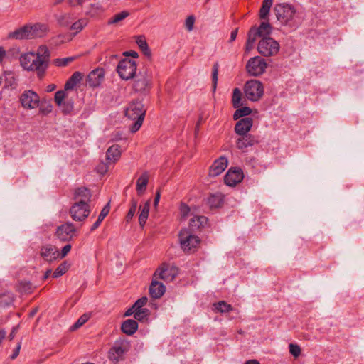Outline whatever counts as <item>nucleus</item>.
I'll return each mask as SVG.
<instances>
[{"mask_svg": "<svg viewBox=\"0 0 364 364\" xmlns=\"http://www.w3.org/2000/svg\"><path fill=\"white\" fill-rule=\"evenodd\" d=\"M88 20L87 18H81L73 23L70 26V30L75 31V34L81 31L87 24Z\"/></svg>", "mask_w": 364, "mask_h": 364, "instance_id": "obj_37", "label": "nucleus"}, {"mask_svg": "<svg viewBox=\"0 0 364 364\" xmlns=\"http://www.w3.org/2000/svg\"><path fill=\"white\" fill-rule=\"evenodd\" d=\"M178 237L181 247L186 253L195 252L200 242L199 237L193 235L187 229L182 230L178 234Z\"/></svg>", "mask_w": 364, "mask_h": 364, "instance_id": "obj_4", "label": "nucleus"}, {"mask_svg": "<svg viewBox=\"0 0 364 364\" xmlns=\"http://www.w3.org/2000/svg\"><path fill=\"white\" fill-rule=\"evenodd\" d=\"M77 234V228L70 222L59 225L55 231L56 237L62 242L70 241Z\"/></svg>", "mask_w": 364, "mask_h": 364, "instance_id": "obj_8", "label": "nucleus"}, {"mask_svg": "<svg viewBox=\"0 0 364 364\" xmlns=\"http://www.w3.org/2000/svg\"><path fill=\"white\" fill-rule=\"evenodd\" d=\"M243 177V172L241 168H232L225 174L224 181L229 186H235L242 181Z\"/></svg>", "mask_w": 364, "mask_h": 364, "instance_id": "obj_14", "label": "nucleus"}, {"mask_svg": "<svg viewBox=\"0 0 364 364\" xmlns=\"http://www.w3.org/2000/svg\"><path fill=\"white\" fill-rule=\"evenodd\" d=\"M127 350V346L124 343L117 344L111 348L109 351V358L111 360L118 361L119 358Z\"/></svg>", "mask_w": 364, "mask_h": 364, "instance_id": "obj_24", "label": "nucleus"}, {"mask_svg": "<svg viewBox=\"0 0 364 364\" xmlns=\"http://www.w3.org/2000/svg\"><path fill=\"white\" fill-rule=\"evenodd\" d=\"M75 58H76V57H74V56L64 58H56L53 60V64L55 66H58V67L66 66L70 63L73 62Z\"/></svg>", "mask_w": 364, "mask_h": 364, "instance_id": "obj_47", "label": "nucleus"}, {"mask_svg": "<svg viewBox=\"0 0 364 364\" xmlns=\"http://www.w3.org/2000/svg\"><path fill=\"white\" fill-rule=\"evenodd\" d=\"M257 50L264 56H272L278 53L279 45L270 37L262 38L258 43Z\"/></svg>", "mask_w": 364, "mask_h": 364, "instance_id": "obj_7", "label": "nucleus"}, {"mask_svg": "<svg viewBox=\"0 0 364 364\" xmlns=\"http://www.w3.org/2000/svg\"><path fill=\"white\" fill-rule=\"evenodd\" d=\"M36 59L37 58L35 53L30 52L21 55L19 60L22 68L26 70L30 71V70L33 68L31 65Z\"/></svg>", "mask_w": 364, "mask_h": 364, "instance_id": "obj_25", "label": "nucleus"}, {"mask_svg": "<svg viewBox=\"0 0 364 364\" xmlns=\"http://www.w3.org/2000/svg\"><path fill=\"white\" fill-rule=\"evenodd\" d=\"M37 59L33 60L31 67H33L30 71H36L38 78L42 79L46 73L48 65L46 64V61L41 60L39 57H36Z\"/></svg>", "mask_w": 364, "mask_h": 364, "instance_id": "obj_23", "label": "nucleus"}, {"mask_svg": "<svg viewBox=\"0 0 364 364\" xmlns=\"http://www.w3.org/2000/svg\"><path fill=\"white\" fill-rule=\"evenodd\" d=\"M166 291V287L159 282L152 281L149 287L150 295L152 298L159 299Z\"/></svg>", "mask_w": 364, "mask_h": 364, "instance_id": "obj_22", "label": "nucleus"}, {"mask_svg": "<svg viewBox=\"0 0 364 364\" xmlns=\"http://www.w3.org/2000/svg\"><path fill=\"white\" fill-rule=\"evenodd\" d=\"M190 212V208L185 203H181L180 206V213L183 218H186Z\"/></svg>", "mask_w": 364, "mask_h": 364, "instance_id": "obj_57", "label": "nucleus"}, {"mask_svg": "<svg viewBox=\"0 0 364 364\" xmlns=\"http://www.w3.org/2000/svg\"><path fill=\"white\" fill-rule=\"evenodd\" d=\"M219 65L218 63H215L213 67V73H212V82L213 91L216 90L217 82H218V73Z\"/></svg>", "mask_w": 364, "mask_h": 364, "instance_id": "obj_52", "label": "nucleus"}, {"mask_svg": "<svg viewBox=\"0 0 364 364\" xmlns=\"http://www.w3.org/2000/svg\"><path fill=\"white\" fill-rule=\"evenodd\" d=\"M129 15V13L128 11H123L120 13L115 14L113 17L109 18L107 23L109 25L117 23L119 22H120L121 21L124 20Z\"/></svg>", "mask_w": 364, "mask_h": 364, "instance_id": "obj_40", "label": "nucleus"}, {"mask_svg": "<svg viewBox=\"0 0 364 364\" xmlns=\"http://www.w3.org/2000/svg\"><path fill=\"white\" fill-rule=\"evenodd\" d=\"M21 342H19L18 343L17 346L16 347L15 350H14L13 354L11 355V358L12 360L15 359L18 355L19 351L21 349Z\"/></svg>", "mask_w": 364, "mask_h": 364, "instance_id": "obj_60", "label": "nucleus"}, {"mask_svg": "<svg viewBox=\"0 0 364 364\" xmlns=\"http://www.w3.org/2000/svg\"><path fill=\"white\" fill-rule=\"evenodd\" d=\"M64 89V90H59L55 92V102L58 105H60L63 104V102L65 101V99L66 97V92Z\"/></svg>", "mask_w": 364, "mask_h": 364, "instance_id": "obj_50", "label": "nucleus"}, {"mask_svg": "<svg viewBox=\"0 0 364 364\" xmlns=\"http://www.w3.org/2000/svg\"><path fill=\"white\" fill-rule=\"evenodd\" d=\"M136 311V308H134V305L132 306L129 309H128L124 313V316H129L132 315L134 316L135 311Z\"/></svg>", "mask_w": 364, "mask_h": 364, "instance_id": "obj_61", "label": "nucleus"}, {"mask_svg": "<svg viewBox=\"0 0 364 364\" xmlns=\"http://www.w3.org/2000/svg\"><path fill=\"white\" fill-rule=\"evenodd\" d=\"M73 15L69 13L59 15L57 17L58 22L59 23V24L60 26H69L71 23V22L73 21Z\"/></svg>", "mask_w": 364, "mask_h": 364, "instance_id": "obj_38", "label": "nucleus"}, {"mask_svg": "<svg viewBox=\"0 0 364 364\" xmlns=\"http://www.w3.org/2000/svg\"><path fill=\"white\" fill-rule=\"evenodd\" d=\"M131 203V208L126 215V220L127 222L132 219L137 208V201L136 200L132 199Z\"/></svg>", "mask_w": 364, "mask_h": 364, "instance_id": "obj_51", "label": "nucleus"}, {"mask_svg": "<svg viewBox=\"0 0 364 364\" xmlns=\"http://www.w3.org/2000/svg\"><path fill=\"white\" fill-rule=\"evenodd\" d=\"M259 142L257 137L251 134H245L239 136L236 139V147L240 150H243L249 146H252Z\"/></svg>", "mask_w": 364, "mask_h": 364, "instance_id": "obj_18", "label": "nucleus"}, {"mask_svg": "<svg viewBox=\"0 0 364 364\" xmlns=\"http://www.w3.org/2000/svg\"><path fill=\"white\" fill-rule=\"evenodd\" d=\"M120 146L114 144L111 146L106 152V159L109 164L116 163L121 157Z\"/></svg>", "mask_w": 364, "mask_h": 364, "instance_id": "obj_21", "label": "nucleus"}, {"mask_svg": "<svg viewBox=\"0 0 364 364\" xmlns=\"http://www.w3.org/2000/svg\"><path fill=\"white\" fill-rule=\"evenodd\" d=\"M151 88V77L146 74L139 73L134 81L133 89L136 92L146 93Z\"/></svg>", "mask_w": 364, "mask_h": 364, "instance_id": "obj_13", "label": "nucleus"}, {"mask_svg": "<svg viewBox=\"0 0 364 364\" xmlns=\"http://www.w3.org/2000/svg\"><path fill=\"white\" fill-rule=\"evenodd\" d=\"M252 110L250 107H242L241 108H239L236 109V111L234 113L233 118L235 120L238 119L239 118H241L242 117H246L250 114Z\"/></svg>", "mask_w": 364, "mask_h": 364, "instance_id": "obj_42", "label": "nucleus"}, {"mask_svg": "<svg viewBox=\"0 0 364 364\" xmlns=\"http://www.w3.org/2000/svg\"><path fill=\"white\" fill-rule=\"evenodd\" d=\"M20 100L25 109H31L38 107L40 97L35 92L26 90L21 94Z\"/></svg>", "mask_w": 364, "mask_h": 364, "instance_id": "obj_11", "label": "nucleus"}, {"mask_svg": "<svg viewBox=\"0 0 364 364\" xmlns=\"http://www.w3.org/2000/svg\"><path fill=\"white\" fill-rule=\"evenodd\" d=\"M272 6L265 4L262 5L259 10V18L261 19H267Z\"/></svg>", "mask_w": 364, "mask_h": 364, "instance_id": "obj_53", "label": "nucleus"}, {"mask_svg": "<svg viewBox=\"0 0 364 364\" xmlns=\"http://www.w3.org/2000/svg\"><path fill=\"white\" fill-rule=\"evenodd\" d=\"M69 266L67 262H62L54 271L53 277L58 278L64 274L68 270Z\"/></svg>", "mask_w": 364, "mask_h": 364, "instance_id": "obj_41", "label": "nucleus"}, {"mask_svg": "<svg viewBox=\"0 0 364 364\" xmlns=\"http://www.w3.org/2000/svg\"><path fill=\"white\" fill-rule=\"evenodd\" d=\"M257 30L259 32L260 37L267 38L272 33V26L268 22H262L259 27H257Z\"/></svg>", "mask_w": 364, "mask_h": 364, "instance_id": "obj_36", "label": "nucleus"}, {"mask_svg": "<svg viewBox=\"0 0 364 364\" xmlns=\"http://www.w3.org/2000/svg\"><path fill=\"white\" fill-rule=\"evenodd\" d=\"M136 68L137 65L135 60L124 58L119 61L117 71L122 79L128 80L134 77Z\"/></svg>", "mask_w": 364, "mask_h": 364, "instance_id": "obj_5", "label": "nucleus"}, {"mask_svg": "<svg viewBox=\"0 0 364 364\" xmlns=\"http://www.w3.org/2000/svg\"><path fill=\"white\" fill-rule=\"evenodd\" d=\"M105 71L102 68H97L91 71L87 77V82L90 87H98L104 80Z\"/></svg>", "mask_w": 364, "mask_h": 364, "instance_id": "obj_17", "label": "nucleus"}, {"mask_svg": "<svg viewBox=\"0 0 364 364\" xmlns=\"http://www.w3.org/2000/svg\"><path fill=\"white\" fill-rule=\"evenodd\" d=\"M228 164V159L225 156H220L216 159L209 169V176L215 177L220 175L227 168Z\"/></svg>", "mask_w": 364, "mask_h": 364, "instance_id": "obj_15", "label": "nucleus"}, {"mask_svg": "<svg viewBox=\"0 0 364 364\" xmlns=\"http://www.w3.org/2000/svg\"><path fill=\"white\" fill-rule=\"evenodd\" d=\"M136 43L139 46V47L141 48V50L146 54L149 55L150 51L149 49L148 44L146 43V41L145 38L142 36H139L136 40Z\"/></svg>", "mask_w": 364, "mask_h": 364, "instance_id": "obj_45", "label": "nucleus"}, {"mask_svg": "<svg viewBox=\"0 0 364 364\" xmlns=\"http://www.w3.org/2000/svg\"><path fill=\"white\" fill-rule=\"evenodd\" d=\"M18 330V326H16L13 327L11 332L10 333V334L9 336V339L10 341H12L14 338Z\"/></svg>", "mask_w": 364, "mask_h": 364, "instance_id": "obj_62", "label": "nucleus"}, {"mask_svg": "<svg viewBox=\"0 0 364 364\" xmlns=\"http://www.w3.org/2000/svg\"><path fill=\"white\" fill-rule=\"evenodd\" d=\"M84 1L85 0H68L70 5L72 6H81Z\"/></svg>", "mask_w": 364, "mask_h": 364, "instance_id": "obj_63", "label": "nucleus"}, {"mask_svg": "<svg viewBox=\"0 0 364 364\" xmlns=\"http://www.w3.org/2000/svg\"><path fill=\"white\" fill-rule=\"evenodd\" d=\"M90 213L89 204L80 202H75L69 210L70 215L75 221H83L88 217Z\"/></svg>", "mask_w": 364, "mask_h": 364, "instance_id": "obj_9", "label": "nucleus"}, {"mask_svg": "<svg viewBox=\"0 0 364 364\" xmlns=\"http://www.w3.org/2000/svg\"><path fill=\"white\" fill-rule=\"evenodd\" d=\"M214 306L216 310L221 313L229 312L232 309L231 305L227 304L225 301H223L215 304Z\"/></svg>", "mask_w": 364, "mask_h": 364, "instance_id": "obj_44", "label": "nucleus"}, {"mask_svg": "<svg viewBox=\"0 0 364 364\" xmlns=\"http://www.w3.org/2000/svg\"><path fill=\"white\" fill-rule=\"evenodd\" d=\"M150 200L146 201L143 207L140 206V214L139 217V223L141 228H143L146 222L149 214Z\"/></svg>", "mask_w": 364, "mask_h": 364, "instance_id": "obj_31", "label": "nucleus"}, {"mask_svg": "<svg viewBox=\"0 0 364 364\" xmlns=\"http://www.w3.org/2000/svg\"><path fill=\"white\" fill-rule=\"evenodd\" d=\"M58 106L60 107L62 112L65 114H69L73 109V102L72 100H65L63 102L62 105Z\"/></svg>", "mask_w": 364, "mask_h": 364, "instance_id": "obj_48", "label": "nucleus"}, {"mask_svg": "<svg viewBox=\"0 0 364 364\" xmlns=\"http://www.w3.org/2000/svg\"><path fill=\"white\" fill-rule=\"evenodd\" d=\"M125 56H132L133 58H137L139 56L138 53L136 51H126L123 53Z\"/></svg>", "mask_w": 364, "mask_h": 364, "instance_id": "obj_64", "label": "nucleus"}, {"mask_svg": "<svg viewBox=\"0 0 364 364\" xmlns=\"http://www.w3.org/2000/svg\"><path fill=\"white\" fill-rule=\"evenodd\" d=\"M16 290L21 294H30L33 291V286L30 282L19 281L16 284Z\"/></svg>", "mask_w": 364, "mask_h": 364, "instance_id": "obj_33", "label": "nucleus"}, {"mask_svg": "<svg viewBox=\"0 0 364 364\" xmlns=\"http://www.w3.org/2000/svg\"><path fill=\"white\" fill-rule=\"evenodd\" d=\"M92 194L89 189L85 187L78 188L75 190L73 199L75 202L89 204Z\"/></svg>", "mask_w": 364, "mask_h": 364, "instance_id": "obj_20", "label": "nucleus"}, {"mask_svg": "<svg viewBox=\"0 0 364 364\" xmlns=\"http://www.w3.org/2000/svg\"><path fill=\"white\" fill-rule=\"evenodd\" d=\"M122 331L127 335L134 334L138 328V323L133 319H127L122 324Z\"/></svg>", "mask_w": 364, "mask_h": 364, "instance_id": "obj_28", "label": "nucleus"}, {"mask_svg": "<svg viewBox=\"0 0 364 364\" xmlns=\"http://www.w3.org/2000/svg\"><path fill=\"white\" fill-rule=\"evenodd\" d=\"M82 79V74L78 71L75 72L66 82L65 87H64L65 90H73L77 85V84L80 82Z\"/></svg>", "mask_w": 364, "mask_h": 364, "instance_id": "obj_30", "label": "nucleus"}, {"mask_svg": "<svg viewBox=\"0 0 364 364\" xmlns=\"http://www.w3.org/2000/svg\"><path fill=\"white\" fill-rule=\"evenodd\" d=\"M148 299L146 296L139 299L133 305L134 308L136 309H144L143 307L146 304Z\"/></svg>", "mask_w": 364, "mask_h": 364, "instance_id": "obj_55", "label": "nucleus"}, {"mask_svg": "<svg viewBox=\"0 0 364 364\" xmlns=\"http://www.w3.org/2000/svg\"><path fill=\"white\" fill-rule=\"evenodd\" d=\"M40 255L46 261L51 262L60 257V252L56 247L50 244H48L41 247Z\"/></svg>", "mask_w": 364, "mask_h": 364, "instance_id": "obj_16", "label": "nucleus"}, {"mask_svg": "<svg viewBox=\"0 0 364 364\" xmlns=\"http://www.w3.org/2000/svg\"><path fill=\"white\" fill-rule=\"evenodd\" d=\"M149 182V174L146 172L143 173L136 181V190L139 194L142 193L146 188Z\"/></svg>", "mask_w": 364, "mask_h": 364, "instance_id": "obj_32", "label": "nucleus"}, {"mask_svg": "<svg viewBox=\"0 0 364 364\" xmlns=\"http://www.w3.org/2000/svg\"><path fill=\"white\" fill-rule=\"evenodd\" d=\"M35 54L36 57H39L41 60L46 61V64L48 65L50 60V52L46 46H39L37 50V53Z\"/></svg>", "mask_w": 364, "mask_h": 364, "instance_id": "obj_35", "label": "nucleus"}, {"mask_svg": "<svg viewBox=\"0 0 364 364\" xmlns=\"http://www.w3.org/2000/svg\"><path fill=\"white\" fill-rule=\"evenodd\" d=\"M178 274V269L175 266L164 264L162 267L158 269L155 273L154 277H159L160 279L171 282Z\"/></svg>", "mask_w": 364, "mask_h": 364, "instance_id": "obj_12", "label": "nucleus"}, {"mask_svg": "<svg viewBox=\"0 0 364 364\" xmlns=\"http://www.w3.org/2000/svg\"><path fill=\"white\" fill-rule=\"evenodd\" d=\"M103 8L102 5L99 3H94L90 5V8L87 11H86V14L91 16H95L97 15L100 12L102 11Z\"/></svg>", "mask_w": 364, "mask_h": 364, "instance_id": "obj_43", "label": "nucleus"}, {"mask_svg": "<svg viewBox=\"0 0 364 364\" xmlns=\"http://www.w3.org/2000/svg\"><path fill=\"white\" fill-rule=\"evenodd\" d=\"M149 311L147 309H136L134 314V318L138 321H142L149 316Z\"/></svg>", "mask_w": 364, "mask_h": 364, "instance_id": "obj_49", "label": "nucleus"}, {"mask_svg": "<svg viewBox=\"0 0 364 364\" xmlns=\"http://www.w3.org/2000/svg\"><path fill=\"white\" fill-rule=\"evenodd\" d=\"M145 114L146 109L141 101L134 100L129 105L125 111V115L132 120H136L131 127L132 132H136L139 129Z\"/></svg>", "mask_w": 364, "mask_h": 364, "instance_id": "obj_2", "label": "nucleus"}, {"mask_svg": "<svg viewBox=\"0 0 364 364\" xmlns=\"http://www.w3.org/2000/svg\"><path fill=\"white\" fill-rule=\"evenodd\" d=\"M241 100H242L241 91L238 88H235L233 90V93H232V105L235 108H238L242 105Z\"/></svg>", "mask_w": 364, "mask_h": 364, "instance_id": "obj_39", "label": "nucleus"}, {"mask_svg": "<svg viewBox=\"0 0 364 364\" xmlns=\"http://www.w3.org/2000/svg\"><path fill=\"white\" fill-rule=\"evenodd\" d=\"M260 37L259 32L257 30V27L252 26L247 34V40L246 42L245 49L247 51L252 50L254 47V44L257 38Z\"/></svg>", "mask_w": 364, "mask_h": 364, "instance_id": "obj_27", "label": "nucleus"}, {"mask_svg": "<svg viewBox=\"0 0 364 364\" xmlns=\"http://www.w3.org/2000/svg\"><path fill=\"white\" fill-rule=\"evenodd\" d=\"M109 203H107L103 208L102 210H101L99 216H98V218L97 220V221L92 225V226L90 228V230L91 231H94L95 230H96L100 225V223H102V221L105 219V218L108 215L109 212Z\"/></svg>", "mask_w": 364, "mask_h": 364, "instance_id": "obj_34", "label": "nucleus"}, {"mask_svg": "<svg viewBox=\"0 0 364 364\" xmlns=\"http://www.w3.org/2000/svg\"><path fill=\"white\" fill-rule=\"evenodd\" d=\"M108 162L107 163H100L97 166V171L103 175L105 174V173L107 172L108 169H109V166H108Z\"/></svg>", "mask_w": 364, "mask_h": 364, "instance_id": "obj_56", "label": "nucleus"}, {"mask_svg": "<svg viewBox=\"0 0 364 364\" xmlns=\"http://www.w3.org/2000/svg\"><path fill=\"white\" fill-rule=\"evenodd\" d=\"M71 247H72L71 245H70V244H67L66 245H65L62 248L61 252L60 253V258L65 257L68 254V252L70 251Z\"/></svg>", "mask_w": 364, "mask_h": 364, "instance_id": "obj_59", "label": "nucleus"}, {"mask_svg": "<svg viewBox=\"0 0 364 364\" xmlns=\"http://www.w3.org/2000/svg\"><path fill=\"white\" fill-rule=\"evenodd\" d=\"M253 121L251 117H245L239 120L235 126V132L239 136L248 134L252 127Z\"/></svg>", "mask_w": 364, "mask_h": 364, "instance_id": "obj_19", "label": "nucleus"}, {"mask_svg": "<svg viewBox=\"0 0 364 364\" xmlns=\"http://www.w3.org/2000/svg\"><path fill=\"white\" fill-rule=\"evenodd\" d=\"M245 97L251 101H258L264 94V87L261 82L256 80L247 81L245 85Z\"/></svg>", "mask_w": 364, "mask_h": 364, "instance_id": "obj_6", "label": "nucleus"}, {"mask_svg": "<svg viewBox=\"0 0 364 364\" xmlns=\"http://www.w3.org/2000/svg\"><path fill=\"white\" fill-rule=\"evenodd\" d=\"M46 32L47 26L46 25L40 23L26 25L9 33L8 38L16 40L32 39L43 37Z\"/></svg>", "mask_w": 364, "mask_h": 364, "instance_id": "obj_1", "label": "nucleus"}, {"mask_svg": "<svg viewBox=\"0 0 364 364\" xmlns=\"http://www.w3.org/2000/svg\"><path fill=\"white\" fill-rule=\"evenodd\" d=\"M274 13L280 24L285 26L288 25L294 19L296 9L291 4L279 3L275 4Z\"/></svg>", "mask_w": 364, "mask_h": 364, "instance_id": "obj_3", "label": "nucleus"}, {"mask_svg": "<svg viewBox=\"0 0 364 364\" xmlns=\"http://www.w3.org/2000/svg\"><path fill=\"white\" fill-rule=\"evenodd\" d=\"M223 201V195L219 193L211 194L206 198V204L210 208H220L222 205Z\"/></svg>", "mask_w": 364, "mask_h": 364, "instance_id": "obj_29", "label": "nucleus"}, {"mask_svg": "<svg viewBox=\"0 0 364 364\" xmlns=\"http://www.w3.org/2000/svg\"><path fill=\"white\" fill-rule=\"evenodd\" d=\"M267 68L265 60L261 57L250 58L246 65L247 73L252 76H258L264 73Z\"/></svg>", "mask_w": 364, "mask_h": 364, "instance_id": "obj_10", "label": "nucleus"}, {"mask_svg": "<svg viewBox=\"0 0 364 364\" xmlns=\"http://www.w3.org/2000/svg\"><path fill=\"white\" fill-rule=\"evenodd\" d=\"M90 318V315L87 314H84L82 315L77 321L71 326V330L75 331L80 327H81L82 325H84Z\"/></svg>", "mask_w": 364, "mask_h": 364, "instance_id": "obj_46", "label": "nucleus"}, {"mask_svg": "<svg viewBox=\"0 0 364 364\" xmlns=\"http://www.w3.org/2000/svg\"><path fill=\"white\" fill-rule=\"evenodd\" d=\"M194 22H195V18L193 16H189L186 19V27L188 31H191L193 30Z\"/></svg>", "mask_w": 364, "mask_h": 364, "instance_id": "obj_58", "label": "nucleus"}, {"mask_svg": "<svg viewBox=\"0 0 364 364\" xmlns=\"http://www.w3.org/2000/svg\"><path fill=\"white\" fill-rule=\"evenodd\" d=\"M208 223V218L203 215H195L190 220V228L193 231L200 230Z\"/></svg>", "mask_w": 364, "mask_h": 364, "instance_id": "obj_26", "label": "nucleus"}, {"mask_svg": "<svg viewBox=\"0 0 364 364\" xmlns=\"http://www.w3.org/2000/svg\"><path fill=\"white\" fill-rule=\"evenodd\" d=\"M289 348L290 353L295 358H297L300 355L301 348L297 344L290 343Z\"/></svg>", "mask_w": 364, "mask_h": 364, "instance_id": "obj_54", "label": "nucleus"}]
</instances>
